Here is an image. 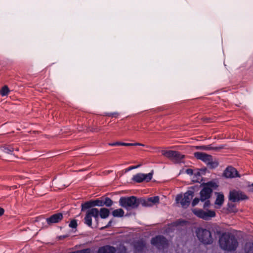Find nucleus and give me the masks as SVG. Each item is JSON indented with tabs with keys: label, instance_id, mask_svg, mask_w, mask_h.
<instances>
[{
	"label": "nucleus",
	"instance_id": "obj_3",
	"mask_svg": "<svg viewBox=\"0 0 253 253\" xmlns=\"http://www.w3.org/2000/svg\"><path fill=\"white\" fill-rule=\"evenodd\" d=\"M120 206L127 210L135 209L140 205V199L134 196L122 197L119 200Z\"/></svg>",
	"mask_w": 253,
	"mask_h": 253
},
{
	"label": "nucleus",
	"instance_id": "obj_24",
	"mask_svg": "<svg viewBox=\"0 0 253 253\" xmlns=\"http://www.w3.org/2000/svg\"><path fill=\"white\" fill-rule=\"evenodd\" d=\"M113 204V201L109 198H106L103 201V206L105 205L107 207H110Z\"/></svg>",
	"mask_w": 253,
	"mask_h": 253
},
{
	"label": "nucleus",
	"instance_id": "obj_14",
	"mask_svg": "<svg viewBox=\"0 0 253 253\" xmlns=\"http://www.w3.org/2000/svg\"><path fill=\"white\" fill-rule=\"evenodd\" d=\"M224 175L227 178L240 177L238 174L237 170L232 167H229L226 168L224 172Z\"/></svg>",
	"mask_w": 253,
	"mask_h": 253
},
{
	"label": "nucleus",
	"instance_id": "obj_35",
	"mask_svg": "<svg viewBox=\"0 0 253 253\" xmlns=\"http://www.w3.org/2000/svg\"><path fill=\"white\" fill-rule=\"evenodd\" d=\"M140 166V165H137V166H132V167H129V169L130 170V169H136V168H138Z\"/></svg>",
	"mask_w": 253,
	"mask_h": 253
},
{
	"label": "nucleus",
	"instance_id": "obj_31",
	"mask_svg": "<svg viewBox=\"0 0 253 253\" xmlns=\"http://www.w3.org/2000/svg\"><path fill=\"white\" fill-rule=\"evenodd\" d=\"M106 115L108 116H112V117H117L118 116V113L117 112L112 113H109L106 114Z\"/></svg>",
	"mask_w": 253,
	"mask_h": 253
},
{
	"label": "nucleus",
	"instance_id": "obj_19",
	"mask_svg": "<svg viewBox=\"0 0 253 253\" xmlns=\"http://www.w3.org/2000/svg\"><path fill=\"white\" fill-rule=\"evenodd\" d=\"M124 214V211L122 209L115 210L112 212V215L114 217H122Z\"/></svg>",
	"mask_w": 253,
	"mask_h": 253
},
{
	"label": "nucleus",
	"instance_id": "obj_4",
	"mask_svg": "<svg viewBox=\"0 0 253 253\" xmlns=\"http://www.w3.org/2000/svg\"><path fill=\"white\" fill-rule=\"evenodd\" d=\"M203 189L200 191V200L205 201L208 200L211 196L213 188L217 187L216 183L212 181L202 184Z\"/></svg>",
	"mask_w": 253,
	"mask_h": 253
},
{
	"label": "nucleus",
	"instance_id": "obj_32",
	"mask_svg": "<svg viewBox=\"0 0 253 253\" xmlns=\"http://www.w3.org/2000/svg\"><path fill=\"white\" fill-rule=\"evenodd\" d=\"M121 144H122V142H116L111 143H109V145L110 146H121Z\"/></svg>",
	"mask_w": 253,
	"mask_h": 253
},
{
	"label": "nucleus",
	"instance_id": "obj_13",
	"mask_svg": "<svg viewBox=\"0 0 253 253\" xmlns=\"http://www.w3.org/2000/svg\"><path fill=\"white\" fill-rule=\"evenodd\" d=\"M194 157L197 159L203 161L207 164L208 163H210L211 161V159L212 157L211 155L201 152H195L194 153Z\"/></svg>",
	"mask_w": 253,
	"mask_h": 253
},
{
	"label": "nucleus",
	"instance_id": "obj_34",
	"mask_svg": "<svg viewBox=\"0 0 253 253\" xmlns=\"http://www.w3.org/2000/svg\"><path fill=\"white\" fill-rule=\"evenodd\" d=\"M121 146H133V143H123V142H122Z\"/></svg>",
	"mask_w": 253,
	"mask_h": 253
},
{
	"label": "nucleus",
	"instance_id": "obj_26",
	"mask_svg": "<svg viewBox=\"0 0 253 253\" xmlns=\"http://www.w3.org/2000/svg\"><path fill=\"white\" fill-rule=\"evenodd\" d=\"M92 204H93V206L102 207L103 206V200H96L95 201H92Z\"/></svg>",
	"mask_w": 253,
	"mask_h": 253
},
{
	"label": "nucleus",
	"instance_id": "obj_23",
	"mask_svg": "<svg viewBox=\"0 0 253 253\" xmlns=\"http://www.w3.org/2000/svg\"><path fill=\"white\" fill-rule=\"evenodd\" d=\"M91 207H93L92 201L86 202L82 205V210L83 211L84 210L89 209Z\"/></svg>",
	"mask_w": 253,
	"mask_h": 253
},
{
	"label": "nucleus",
	"instance_id": "obj_8",
	"mask_svg": "<svg viewBox=\"0 0 253 253\" xmlns=\"http://www.w3.org/2000/svg\"><path fill=\"white\" fill-rule=\"evenodd\" d=\"M99 211L96 208H92L87 211L84 218V223L89 226L92 225L91 217L93 216L95 219L98 217Z\"/></svg>",
	"mask_w": 253,
	"mask_h": 253
},
{
	"label": "nucleus",
	"instance_id": "obj_22",
	"mask_svg": "<svg viewBox=\"0 0 253 253\" xmlns=\"http://www.w3.org/2000/svg\"><path fill=\"white\" fill-rule=\"evenodd\" d=\"M207 165L211 168H215L217 167L218 163L216 161H213L212 157H211V161L210 163H208Z\"/></svg>",
	"mask_w": 253,
	"mask_h": 253
},
{
	"label": "nucleus",
	"instance_id": "obj_36",
	"mask_svg": "<svg viewBox=\"0 0 253 253\" xmlns=\"http://www.w3.org/2000/svg\"><path fill=\"white\" fill-rule=\"evenodd\" d=\"M4 213V210L1 208H0V216L2 215Z\"/></svg>",
	"mask_w": 253,
	"mask_h": 253
},
{
	"label": "nucleus",
	"instance_id": "obj_39",
	"mask_svg": "<svg viewBox=\"0 0 253 253\" xmlns=\"http://www.w3.org/2000/svg\"><path fill=\"white\" fill-rule=\"evenodd\" d=\"M111 223V221H110L109 222V223H108V225H107L105 228H106V227H107L109 226L110 225Z\"/></svg>",
	"mask_w": 253,
	"mask_h": 253
},
{
	"label": "nucleus",
	"instance_id": "obj_16",
	"mask_svg": "<svg viewBox=\"0 0 253 253\" xmlns=\"http://www.w3.org/2000/svg\"><path fill=\"white\" fill-rule=\"evenodd\" d=\"M115 249L109 246H106L100 248L98 252V253H115Z\"/></svg>",
	"mask_w": 253,
	"mask_h": 253
},
{
	"label": "nucleus",
	"instance_id": "obj_21",
	"mask_svg": "<svg viewBox=\"0 0 253 253\" xmlns=\"http://www.w3.org/2000/svg\"><path fill=\"white\" fill-rule=\"evenodd\" d=\"M9 92V89L6 85L4 86L0 90V94L2 96L7 95Z\"/></svg>",
	"mask_w": 253,
	"mask_h": 253
},
{
	"label": "nucleus",
	"instance_id": "obj_6",
	"mask_svg": "<svg viewBox=\"0 0 253 253\" xmlns=\"http://www.w3.org/2000/svg\"><path fill=\"white\" fill-rule=\"evenodd\" d=\"M162 154L175 163L181 162L182 159L184 158V155L175 151L163 150L162 151Z\"/></svg>",
	"mask_w": 253,
	"mask_h": 253
},
{
	"label": "nucleus",
	"instance_id": "obj_28",
	"mask_svg": "<svg viewBox=\"0 0 253 253\" xmlns=\"http://www.w3.org/2000/svg\"><path fill=\"white\" fill-rule=\"evenodd\" d=\"M14 150V149L10 146L5 147L4 149V152L8 154L11 153V152H13Z\"/></svg>",
	"mask_w": 253,
	"mask_h": 253
},
{
	"label": "nucleus",
	"instance_id": "obj_18",
	"mask_svg": "<svg viewBox=\"0 0 253 253\" xmlns=\"http://www.w3.org/2000/svg\"><path fill=\"white\" fill-rule=\"evenodd\" d=\"M100 216L102 218H106L108 217L110 211L109 210L106 208H101L99 212Z\"/></svg>",
	"mask_w": 253,
	"mask_h": 253
},
{
	"label": "nucleus",
	"instance_id": "obj_11",
	"mask_svg": "<svg viewBox=\"0 0 253 253\" xmlns=\"http://www.w3.org/2000/svg\"><path fill=\"white\" fill-rule=\"evenodd\" d=\"M229 199L233 202L247 199V196L241 191L233 190L230 191Z\"/></svg>",
	"mask_w": 253,
	"mask_h": 253
},
{
	"label": "nucleus",
	"instance_id": "obj_2",
	"mask_svg": "<svg viewBox=\"0 0 253 253\" xmlns=\"http://www.w3.org/2000/svg\"><path fill=\"white\" fill-rule=\"evenodd\" d=\"M194 196V192L189 190L183 194H178L176 197L175 201L177 204H180L182 208L186 209L189 206Z\"/></svg>",
	"mask_w": 253,
	"mask_h": 253
},
{
	"label": "nucleus",
	"instance_id": "obj_40",
	"mask_svg": "<svg viewBox=\"0 0 253 253\" xmlns=\"http://www.w3.org/2000/svg\"><path fill=\"white\" fill-rule=\"evenodd\" d=\"M15 150H16V151H18V148H15Z\"/></svg>",
	"mask_w": 253,
	"mask_h": 253
},
{
	"label": "nucleus",
	"instance_id": "obj_7",
	"mask_svg": "<svg viewBox=\"0 0 253 253\" xmlns=\"http://www.w3.org/2000/svg\"><path fill=\"white\" fill-rule=\"evenodd\" d=\"M192 211L197 217L206 220H210L215 216V211L211 210L204 211L201 209H194Z\"/></svg>",
	"mask_w": 253,
	"mask_h": 253
},
{
	"label": "nucleus",
	"instance_id": "obj_41",
	"mask_svg": "<svg viewBox=\"0 0 253 253\" xmlns=\"http://www.w3.org/2000/svg\"><path fill=\"white\" fill-rule=\"evenodd\" d=\"M252 186H253V183L252 184Z\"/></svg>",
	"mask_w": 253,
	"mask_h": 253
},
{
	"label": "nucleus",
	"instance_id": "obj_30",
	"mask_svg": "<svg viewBox=\"0 0 253 253\" xmlns=\"http://www.w3.org/2000/svg\"><path fill=\"white\" fill-rule=\"evenodd\" d=\"M200 200V199H199L198 198H195V199H194V200H193V201L192 202V206L194 207L196 205H197L198 204V203L199 202Z\"/></svg>",
	"mask_w": 253,
	"mask_h": 253
},
{
	"label": "nucleus",
	"instance_id": "obj_38",
	"mask_svg": "<svg viewBox=\"0 0 253 253\" xmlns=\"http://www.w3.org/2000/svg\"><path fill=\"white\" fill-rule=\"evenodd\" d=\"M187 172L188 173V174H190V173H192V170L190 169H188L187 170Z\"/></svg>",
	"mask_w": 253,
	"mask_h": 253
},
{
	"label": "nucleus",
	"instance_id": "obj_9",
	"mask_svg": "<svg viewBox=\"0 0 253 253\" xmlns=\"http://www.w3.org/2000/svg\"><path fill=\"white\" fill-rule=\"evenodd\" d=\"M151 244L158 249H162L167 246L168 241L163 236H158L151 240Z\"/></svg>",
	"mask_w": 253,
	"mask_h": 253
},
{
	"label": "nucleus",
	"instance_id": "obj_29",
	"mask_svg": "<svg viewBox=\"0 0 253 253\" xmlns=\"http://www.w3.org/2000/svg\"><path fill=\"white\" fill-rule=\"evenodd\" d=\"M69 226L73 228H75L77 226V222L76 220H72L69 223Z\"/></svg>",
	"mask_w": 253,
	"mask_h": 253
},
{
	"label": "nucleus",
	"instance_id": "obj_12",
	"mask_svg": "<svg viewBox=\"0 0 253 253\" xmlns=\"http://www.w3.org/2000/svg\"><path fill=\"white\" fill-rule=\"evenodd\" d=\"M152 178V174L149 173L147 174L143 173H138L134 175L132 177V180L136 182H141L143 180H146L148 181L150 180Z\"/></svg>",
	"mask_w": 253,
	"mask_h": 253
},
{
	"label": "nucleus",
	"instance_id": "obj_17",
	"mask_svg": "<svg viewBox=\"0 0 253 253\" xmlns=\"http://www.w3.org/2000/svg\"><path fill=\"white\" fill-rule=\"evenodd\" d=\"M216 194L217 196L215 204L218 206V208H220L224 202V195L220 193H217Z\"/></svg>",
	"mask_w": 253,
	"mask_h": 253
},
{
	"label": "nucleus",
	"instance_id": "obj_37",
	"mask_svg": "<svg viewBox=\"0 0 253 253\" xmlns=\"http://www.w3.org/2000/svg\"><path fill=\"white\" fill-rule=\"evenodd\" d=\"M133 146H144V145L141 143H133Z\"/></svg>",
	"mask_w": 253,
	"mask_h": 253
},
{
	"label": "nucleus",
	"instance_id": "obj_33",
	"mask_svg": "<svg viewBox=\"0 0 253 253\" xmlns=\"http://www.w3.org/2000/svg\"><path fill=\"white\" fill-rule=\"evenodd\" d=\"M210 205V201L209 200H207L205 201V203H204L203 207L204 208H206L207 207H209Z\"/></svg>",
	"mask_w": 253,
	"mask_h": 253
},
{
	"label": "nucleus",
	"instance_id": "obj_27",
	"mask_svg": "<svg viewBox=\"0 0 253 253\" xmlns=\"http://www.w3.org/2000/svg\"><path fill=\"white\" fill-rule=\"evenodd\" d=\"M246 253H253V243H249L246 245Z\"/></svg>",
	"mask_w": 253,
	"mask_h": 253
},
{
	"label": "nucleus",
	"instance_id": "obj_15",
	"mask_svg": "<svg viewBox=\"0 0 253 253\" xmlns=\"http://www.w3.org/2000/svg\"><path fill=\"white\" fill-rule=\"evenodd\" d=\"M63 218V215L61 213H58L54 214L51 216L50 217L46 219V221L49 224L51 223H55L58 222Z\"/></svg>",
	"mask_w": 253,
	"mask_h": 253
},
{
	"label": "nucleus",
	"instance_id": "obj_20",
	"mask_svg": "<svg viewBox=\"0 0 253 253\" xmlns=\"http://www.w3.org/2000/svg\"><path fill=\"white\" fill-rule=\"evenodd\" d=\"M197 149H201L204 150H218V148L217 147H213L211 145L207 146H197L196 147Z\"/></svg>",
	"mask_w": 253,
	"mask_h": 253
},
{
	"label": "nucleus",
	"instance_id": "obj_10",
	"mask_svg": "<svg viewBox=\"0 0 253 253\" xmlns=\"http://www.w3.org/2000/svg\"><path fill=\"white\" fill-rule=\"evenodd\" d=\"M159 203V197L155 196L146 199H140V204L144 207H152Z\"/></svg>",
	"mask_w": 253,
	"mask_h": 253
},
{
	"label": "nucleus",
	"instance_id": "obj_5",
	"mask_svg": "<svg viewBox=\"0 0 253 253\" xmlns=\"http://www.w3.org/2000/svg\"><path fill=\"white\" fill-rule=\"evenodd\" d=\"M199 240L205 244H210L212 242V238L210 231L203 228H199L196 231Z\"/></svg>",
	"mask_w": 253,
	"mask_h": 253
},
{
	"label": "nucleus",
	"instance_id": "obj_25",
	"mask_svg": "<svg viewBox=\"0 0 253 253\" xmlns=\"http://www.w3.org/2000/svg\"><path fill=\"white\" fill-rule=\"evenodd\" d=\"M228 210L231 212H236L238 211L234 204H229Z\"/></svg>",
	"mask_w": 253,
	"mask_h": 253
},
{
	"label": "nucleus",
	"instance_id": "obj_1",
	"mask_svg": "<svg viewBox=\"0 0 253 253\" xmlns=\"http://www.w3.org/2000/svg\"><path fill=\"white\" fill-rule=\"evenodd\" d=\"M219 243L221 249L225 251H235L238 246L237 240L229 233H223L219 238Z\"/></svg>",
	"mask_w": 253,
	"mask_h": 253
}]
</instances>
